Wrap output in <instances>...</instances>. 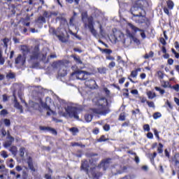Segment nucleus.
<instances>
[{"label": "nucleus", "instance_id": "nucleus-1", "mask_svg": "<svg viewBox=\"0 0 179 179\" xmlns=\"http://www.w3.org/2000/svg\"><path fill=\"white\" fill-rule=\"evenodd\" d=\"M21 52L24 57L22 64L26 62L27 55H29L28 62H34V61H45V55L40 51V45H36L31 48L26 45H21Z\"/></svg>", "mask_w": 179, "mask_h": 179}, {"label": "nucleus", "instance_id": "nucleus-2", "mask_svg": "<svg viewBox=\"0 0 179 179\" xmlns=\"http://www.w3.org/2000/svg\"><path fill=\"white\" fill-rule=\"evenodd\" d=\"M172 163V176H176V171H178V178L179 179V152L175 153L173 157L171 158Z\"/></svg>", "mask_w": 179, "mask_h": 179}, {"label": "nucleus", "instance_id": "nucleus-3", "mask_svg": "<svg viewBox=\"0 0 179 179\" xmlns=\"http://www.w3.org/2000/svg\"><path fill=\"white\" fill-rule=\"evenodd\" d=\"M66 113L68 114L69 118H75L76 120H79V108L75 106H68L66 108Z\"/></svg>", "mask_w": 179, "mask_h": 179}, {"label": "nucleus", "instance_id": "nucleus-4", "mask_svg": "<svg viewBox=\"0 0 179 179\" xmlns=\"http://www.w3.org/2000/svg\"><path fill=\"white\" fill-rule=\"evenodd\" d=\"M146 3H148V1H146V0H136L133 3L131 10H133V12H136V10H138L139 9L143 10V8H145V5H146Z\"/></svg>", "mask_w": 179, "mask_h": 179}, {"label": "nucleus", "instance_id": "nucleus-5", "mask_svg": "<svg viewBox=\"0 0 179 179\" xmlns=\"http://www.w3.org/2000/svg\"><path fill=\"white\" fill-rule=\"evenodd\" d=\"M36 101L33 103V108L38 110L40 113H42L43 110H45V102L43 101V99L38 98Z\"/></svg>", "mask_w": 179, "mask_h": 179}, {"label": "nucleus", "instance_id": "nucleus-6", "mask_svg": "<svg viewBox=\"0 0 179 179\" xmlns=\"http://www.w3.org/2000/svg\"><path fill=\"white\" fill-rule=\"evenodd\" d=\"M51 104H54V101H52V99H51L50 98V96H46L45 98V110H49V111H48L46 113L47 115H55V111L51 110V108H50V106Z\"/></svg>", "mask_w": 179, "mask_h": 179}, {"label": "nucleus", "instance_id": "nucleus-7", "mask_svg": "<svg viewBox=\"0 0 179 179\" xmlns=\"http://www.w3.org/2000/svg\"><path fill=\"white\" fill-rule=\"evenodd\" d=\"M96 169H99L97 166L94 167H91L90 169V173L93 179H99L100 177L103 176V172L100 171H96Z\"/></svg>", "mask_w": 179, "mask_h": 179}, {"label": "nucleus", "instance_id": "nucleus-8", "mask_svg": "<svg viewBox=\"0 0 179 179\" xmlns=\"http://www.w3.org/2000/svg\"><path fill=\"white\" fill-rule=\"evenodd\" d=\"M13 142H15V138L10 135V133H8L3 146L6 149H8V148H10L12 146Z\"/></svg>", "mask_w": 179, "mask_h": 179}, {"label": "nucleus", "instance_id": "nucleus-9", "mask_svg": "<svg viewBox=\"0 0 179 179\" xmlns=\"http://www.w3.org/2000/svg\"><path fill=\"white\" fill-rule=\"evenodd\" d=\"M101 101H103V103H100V106L101 108L103 109L102 110V114H108L110 113V108H108V101L106 98H101Z\"/></svg>", "mask_w": 179, "mask_h": 179}, {"label": "nucleus", "instance_id": "nucleus-10", "mask_svg": "<svg viewBox=\"0 0 179 179\" xmlns=\"http://www.w3.org/2000/svg\"><path fill=\"white\" fill-rule=\"evenodd\" d=\"M110 163H111V158H106L101 161V162L98 164L97 167L98 169H101L102 167L103 170L106 171Z\"/></svg>", "mask_w": 179, "mask_h": 179}, {"label": "nucleus", "instance_id": "nucleus-11", "mask_svg": "<svg viewBox=\"0 0 179 179\" xmlns=\"http://www.w3.org/2000/svg\"><path fill=\"white\" fill-rule=\"evenodd\" d=\"M89 167H90L89 161H87V159H83L81 161L80 170H83L86 174H89L90 171H89Z\"/></svg>", "mask_w": 179, "mask_h": 179}, {"label": "nucleus", "instance_id": "nucleus-12", "mask_svg": "<svg viewBox=\"0 0 179 179\" xmlns=\"http://www.w3.org/2000/svg\"><path fill=\"white\" fill-rule=\"evenodd\" d=\"M129 27L131 29V30L133 31H134V33H137V31H141V36L143 40H145V38H146V34H145V30L141 29L136 27L135 25H134L132 24H130Z\"/></svg>", "mask_w": 179, "mask_h": 179}, {"label": "nucleus", "instance_id": "nucleus-13", "mask_svg": "<svg viewBox=\"0 0 179 179\" xmlns=\"http://www.w3.org/2000/svg\"><path fill=\"white\" fill-rule=\"evenodd\" d=\"M87 27L90 29V31L92 33V35H94L95 37L97 36V31L94 29V25L93 24V19H89L88 20V24Z\"/></svg>", "mask_w": 179, "mask_h": 179}, {"label": "nucleus", "instance_id": "nucleus-14", "mask_svg": "<svg viewBox=\"0 0 179 179\" xmlns=\"http://www.w3.org/2000/svg\"><path fill=\"white\" fill-rule=\"evenodd\" d=\"M87 73L86 71H76L72 73V75H76L77 79H80V80H85V74Z\"/></svg>", "mask_w": 179, "mask_h": 179}, {"label": "nucleus", "instance_id": "nucleus-15", "mask_svg": "<svg viewBox=\"0 0 179 179\" xmlns=\"http://www.w3.org/2000/svg\"><path fill=\"white\" fill-rule=\"evenodd\" d=\"M27 164L29 170H31L32 173H36V168H34V165L33 164V158H31V157H28Z\"/></svg>", "mask_w": 179, "mask_h": 179}, {"label": "nucleus", "instance_id": "nucleus-16", "mask_svg": "<svg viewBox=\"0 0 179 179\" xmlns=\"http://www.w3.org/2000/svg\"><path fill=\"white\" fill-rule=\"evenodd\" d=\"M14 103V107L20 110L21 114H23V106L17 101L16 96H15Z\"/></svg>", "mask_w": 179, "mask_h": 179}, {"label": "nucleus", "instance_id": "nucleus-17", "mask_svg": "<svg viewBox=\"0 0 179 179\" xmlns=\"http://www.w3.org/2000/svg\"><path fill=\"white\" fill-rule=\"evenodd\" d=\"M45 131L46 132H49V134H51L52 135H54L55 136H57L58 135V131L57 129L51 127H45Z\"/></svg>", "mask_w": 179, "mask_h": 179}, {"label": "nucleus", "instance_id": "nucleus-18", "mask_svg": "<svg viewBox=\"0 0 179 179\" xmlns=\"http://www.w3.org/2000/svg\"><path fill=\"white\" fill-rule=\"evenodd\" d=\"M141 71L142 69L141 68L134 69V70L131 71L130 78H136L138 76V73L141 72Z\"/></svg>", "mask_w": 179, "mask_h": 179}, {"label": "nucleus", "instance_id": "nucleus-19", "mask_svg": "<svg viewBox=\"0 0 179 179\" xmlns=\"http://www.w3.org/2000/svg\"><path fill=\"white\" fill-rule=\"evenodd\" d=\"M36 23L37 24H43V23H45V17L41 15L36 20Z\"/></svg>", "mask_w": 179, "mask_h": 179}, {"label": "nucleus", "instance_id": "nucleus-20", "mask_svg": "<svg viewBox=\"0 0 179 179\" xmlns=\"http://www.w3.org/2000/svg\"><path fill=\"white\" fill-rule=\"evenodd\" d=\"M162 87H164V89H167V87H169L170 89H173V86L170 85V82L164 81V80L162 82Z\"/></svg>", "mask_w": 179, "mask_h": 179}, {"label": "nucleus", "instance_id": "nucleus-21", "mask_svg": "<svg viewBox=\"0 0 179 179\" xmlns=\"http://www.w3.org/2000/svg\"><path fill=\"white\" fill-rule=\"evenodd\" d=\"M69 131L71 132L73 136H76V135L79 134V129H78L77 127H71L69 129Z\"/></svg>", "mask_w": 179, "mask_h": 179}, {"label": "nucleus", "instance_id": "nucleus-22", "mask_svg": "<svg viewBox=\"0 0 179 179\" xmlns=\"http://www.w3.org/2000/svg\"><path fill=\"white\" fill-rule=\"evenodd\" d=\"M99 50L102 52V54H107L108 55L113 54V50L111 49H103L99 48Z\"/></svg>", "mask_w": 179, "mask_h": 179}, {"label": "nucleus", "instance_id": "nucleus-23", "mask_svg": "<svg viewBox=\"0 0 179 179\" xmlns=\"http://www.w3.org/2000/svg\"><path fill=\"white\" fill-rule=\"evenodd\" d=\"M147 96L150 100H153L156 97V93L152 91L147 92Z\"/></svg>", "mask_w": 179, "mask_h": 179}, {"label": "nucleus", "instance_id": "nucleus-24", "mask_svg": "<svg viewBox=\"0 0 179 179\" xmlns=\"http://www.w3.org/2000/svg\"><path fill=\"white\" fill-rule=\"evenodd\" d=\"M167 8L169 10H171L174 8V2H173L171 0H168L166 1Z\"/></svg>", "mask_w": 179, "mask_h": 179}, {"label": "nucleus", "instance_id": "nucleus-25", "mask_svg": "<svg viewBox=\"0 0 179 179\" xmlns=\"http://www.w3.org/2000/svg\"><path fill=\"white\" fill-rule=\"evenodd\" d=\"M97 71L99 73H101V75H106L107 73V68L106 67H99L97 69Z\"/></svg>", "mask_w": 179, "mask_h": 179}, {"label": "nucleus", "instance_id": "nucleus-26", "mask_svg": "<svg viewBox=\"0 0 179 179\" xmlns=\"http://www.w3.org/2000/svg\"><path fill=\"white\" fill-rule=\"evenodd\" d=\"M9 151L12 153V155H17V147L13 145L10 148Z\"/></svg>", "mask_w": 179, "mask_h": 179}, {"label": "nucleus", "instance_id": "nucleus-27", "mask_svg": "<svg viewBox=\"0 0 179 179\" xmlns=\"http://www.w3.org/2000/svg\"><path fill=\"white\" fill-rule=\"evenodd\" d=\"M155 56V52L153 51H150L148 54H145L144 55L145 59H149V58H153Z\"/></svg>", "mask_w": 179, "mask_h": 179}, {"label": "nucleus", "instance_id": "nucleus-28", "mask_svg": "<svg viewBox=\"0 0 179 179\" xmlns=\"http://www.w3.org/2000/svg\"><path fill=\"white\" fill-rule=\"evenodd\" d=\"M72 58H73L74 61H76V62L77 64H82V60L80 59V57L79 56H77L76 55H73Z\"/></svg>", "mask_w": 179, "mask_h": 179}, {"label": "nucleus", "instance_id": "nucleus-29", "mask_svg": "<svg viewBox=\"0 0 179 179\" xmlns=\"http://www.w3.org/2000/svg\"><path fill=\"white\" fill-rule=\"evenodd\" d=\"M172 89H173V90L177 92L176 96L179 99V84H176V85H173Z\"/></svg>", "mask_w": 179, "mask_h": 179}, {"label": "nucleus", "instance_id": "nucleus-30", "mask_svg": "<svg viewBox=\"0 0 179 179\" xmlns=\"http://www.w3.org/2000/svg\"><path fill=\"white\" fill-rule=\"evenodd\" d=\"M155 89L157 92H159V94H161V96H163V94L166 93V90L160 88V87H155Z\"/></svg>", "mask_w": 179, "mask_h": 179}, {"label": "nucleus", "instance_id": "nucleus-31", "mask_svg": "<svg viewBox=\"0 0 179 179\" xmlns=\"http://www.w3.org/2000/svg\"><path fill=\"white\" fill-rule=\"evenodd\" d=\"M107 141H109L108 138H106V136L102 135L99 138L97 139V142L101 143V142H107Z\"/></svg>", "mask_w": 179, "mask_h": 179}, {"label": "nucleus", "instance_id": "nucleus-32", "mask_svg": "<svg viewBox=\"0 0 179 179\" xmlns=\"http://www.w3.org/2000/svg\"><path fill=\"white\" fill-rule=\"evenodd\" d=\"M2 54H3L2 50L0 49V65H3V64H5V58H3V56Z\"/></svg>", "mask_w": 179, "mask_h": 179}, {"label": "nucleus", "instance_id": "nucleus-33", "mask_svg": "<svg viewBox=\"0 0 179 179\" xmlns=\"http://www.w3.org/2000/svg\"><path fill=\"white\" fill-rule=\"evenodd\" d=\"M85 120L87 122H90L93 120V115L88 114L85 116Z\"/></svg>", "mask_w": 179, "mask_h": 179}, {"label": "nucleus", "instance_id": "nucleus-34", "mask_svg": "<svg viewBox=\"0 0 179 179\" xmlns=\"http://www.w3.org/2000/svg\"><path fill=\"white\" fill-rule=\"evenodd\" d=\"M165 107L169 109V110H173V105H171V102L169 100H167L165 103Z\"/></svg>", "mask_w": 179, "mask_h": 179}, {"label": "nucleus", "instance_id": "nucleus-35", "mask_svg": "<svg viewBox=\"0 0 179 179\" xmlns=\"http://www.w3.org/2000/svg\"><path fill=\"white\" fill-rule=\"evenodd\" d=\"M154 120H157L162 117V113L160 112H156L152 115Z\"/></svg>", "mask_w": 179, "mask_h": 179}, {"label": "nucleus", "instance_id": "nucleus-36", "mask_svg": "<svg viewBox=\"0 0 179 179\" xmlns=\"http://www.w3.org/2000/svg\"><path fill=\"white\" fill-rule=\"evenodd\" d=\"M0 173H8V169H6V166H5V165H0Z\"/></svg>", "mask_w": 179, "mask_h": 179}, {"label": "nucleus", "instance_id": "nucleus-37", "mask_svg": "<svg viewBox=\"0 0 179 179\" xmlns=\"http://www.w3.org/2000/svg\"><path fill=\"white\" fill-rule=\"evenodd\" d=\"M153 132H154V135L157 138V141H160V136L159 135V134H160V132H159V131H157L156 129H153Z\"/></svg>", "mask_w": 179, "mask_h": 179}, {"label": "nucleus", "instance_id": "nucleus-38", "mask_svg": "<svg viewBox=\"0 0 179 179\" xmlns=\"http://www.w3.org/2000/svg\"><path fill=\"white\" fill-rule=\"evenodd\" d=\"M54 58H57V55H50V56L48 57V59L46 60V64H48L51 59H54Z\"/></svg>", "mask_w": 179, "mask_h": 179}, {"label": "nucleus", "instance_id": "nucleus-39", "mask_svg": "<svg viewBox=\"0 0 179 179\" xmlns=\"http://www.w3.org/2000/svg\"><path fill=\"white\" fill-rule=\"evenodd\" d=\"M15 62L16 64H19L22 62V55H18L17 58H15Z\"/></svg>", "mask_w": 179, "mask_h": 179}, {"label": "nucleus", "instance_id": "nucleus-40", "mask_svg": "<svg viewBox=\"0 0 179 179\" xmlns=\"http://www.w3.org/2000/svg\"><path fill=\"white\" fill-rule=\"evenodd\" d=\"M24 152H26V148H20V157H24Z\"/></svg>", "mask_w": 179, "mask_h": 179}, {"label": "nucleus", "instance_id": "nucleus-41", "mask_svg": "<svg viewBox=\"0 0 179 179\" xmlns=\"http://www.w3.org/2000/svg\"><path fill=\"white\" fill-rule=\"evenodd\" d=\"M157 152L159 154L163 153V145L162 144V143H159V147L157 148Z\"/></svg>", "mask_w": 179, "mask_h": 179}, {"label": "nucleus", "instance_id": "nucleus-42", "mask_svg": "<svg viewBox=\"0 0 179 179\" xmlns=\"http://www.w3.org/2000/svg\"><path fill=\"white\" fill-rule=\"evenodd\" d=\"M143 131H146L147 132H150V126L148 124H144L143 126Z\"/></svg>", "mask_w": 179, "mask_h": 179}, {"label": "nucleus", "instance_id": "nucleus-43", "mask_svg": "<svg viewBox=\"0 0 179 179\" xmlns=\"http://www.w3.org/2000/svg\"><path fill=\"white\" fill-rule=\"evenodd\" d=\"M89 162L90 164H94V163H97V162H99V158L92 157L91 159H90Z\"/></svg>", "mask_w": 179, "mask_h": 179}, {"label": "nucleus", "instance_id": "nucleus-44", "mask_svg": "<svg viewBox=\"0 0 179 179\" xmlns=\"http://www.w3.org/2000/svg\"><path fill=\"white\" fill-rule=\"evenodd\" d=\"M171 52L172 54H174L175 58H176V59H179V53L177 52V51H176L174 48H171Z\"/></svg>", "mask_w": 179, "mask_h": 179}, {"label": "nucleus", "instance_id": "nucleus-45", "mask_svg": "<svg viewBox=\"0 0 179 179\" xmlns=\"http://www.w3.org/2000/svg\"><path fill=\"white\" fill-rule=\"evenodd\" d=\"M1 156L3 157V159H8V152L5 150L1 152Z\"/></svg>", "mask_w": 179, "mask_h": 179}, {"label": "nucleus", "instance_id": "nucleus-46", "mask_svg": "<svg viewBox=\"0 0 179 179\" xmlns=\"http://www.w3.org/2000/svg\"><path fill=\"white\" fill-rule=\"evenodd\" d=\"M157 75L159 79H163L164 78V73H163L162 71H157Z\"/></svg>", "mask_w": 179, "mask_h": 179}, {"label": "nucleus", "instance_id": "nucleus-47", "mask_svg": "<svg viewBox=\"0 0 179 179\" xmlns=\"http://www.w3.org/2000/svg\"><path fill=\"white\" fill-rule=\"evenodd\" d=\"M3 122H4V124L6 125V127H10V120L4 119Z\"/></svg>", "mask_w": 179, "mask_h": 179}, {"label": "nucleus", "instance_id": "nucleus-48", "mask_svg": "<svg viewBox=\"0 0 179 179\" xmlns=\"http://www.w3.org/2000/svg\"><path fill=\"white\" fill-rule=\"evenodd\" d=\"M159 42L161 43V44H162V45H167V42L166 41V39H164V38L163 37L159 38Z\"/></svg>", "mask_w": 179, "mask_h": 179}, {"label": "nucleus", "instance_id": "nucleus-49", "mask_svg": "<svg viewBox=\"0 0 179 179\" xmlns=\"http://www.w3.org/2000/svg\"><path fill=\"white\" fill-rule=\"evenodd\" d=\"M57 15H58L57 13L53 12V13H50V15H48V11L45 12V17H50V16H57Z\"/></svg>", "mask_w": 179, "mask_h": 179}, {"label": "nucleus", "instance_id": "nucleus-50", "mask_svg": "<svg viewBox=\"0 0 179 179\" xmlns=\"http://www.w3.org/2000/svg\"><path fill=\"white\" fill-rule=\"evenodd\" d=\"M75 16H76V13L74 12L73 15L70 18L69 24H73V20H75Z\"/></svg>", "mask_w": 179, "mask_h": 179}, {"label": "nucleus", "instance_id": "nucleus-51", "mask_svg": "<svg viewBox=\"0 0 179 179\" xmlns=\"http://www.w3.org/2000/svg\"><path fill=\"white\" fill-rule=\"evenodd\" d=\"M147 104L148 107L155 108V103L153 101H147Z\"/></svg>", "mask_w": 179, "mask_h": 179}, {"label": "nucleus", "instance_id": "nucleus-52", "mask_svg": "<svg viewBox=\"0 0 179 179\" xmlns=\"http://www.w3.org/2000/svg\"><path fill=\"white\" fill-rule=\"evenodd\" d=\"M170 9L169 8V7H163V10L164 12V13H166V15H170Z\"/></svg>", "mask_w": 179, "mask_h": 179}, {"label": "nucleus", "instance_id": "nucleus-53", "mask_svg": "<svg viewBox=\"0 0 179 179\" xmlns=\"http://www.w3.org/2000/svg\"><path fill=\"white\" fill-rule=\"evenodd\" d=\"M91 111H92V113H94V114H100V109L99 108H92L91 109Z\"/></svg>", "mask_w": 179, "mask_h": 179}, {"label": "nucleus", "instance_id": "nucleus-54", "mask_svg": "<svg viewBox=\"0 0 179 179\" xmlns=\"http://www.w3.org/2000/svg\"><path fill=\"white\" fill-rule=\"evenodd\" d=\"M3 44H4V46L5 47H8V43H9V39L7 38H5L2 40Z\"/></svg>", "mask_w": 179, "mask_h": 179}, {"label": "nucleus", "instance_id": "nucleus-55", "mask_svg": "<svg viewBox=\"0 0 179 179\" xmlns=\"http://www.w3.org/2000/svg\"><path fill=\"white\" fill-rule=\"evenodd\" d=\"M120 121H125V115L124 113H121L119 116Z\"/></svg>", "mask_w": 179, "mask_h": 179}, {"label": "nucleus", "instance_id": "nucleus-56", "mask_svg": "<svg viewBox=\"0 0 179 179\" xmlns=\"http://www.w3.org/2000/svg\"><path fill=\"white\" fill-rule=\"evenodd\" d=\"M8 115V110L6 109H3L0 112V115Z\"/></svg>", "mask_w": 179, "mask_h": 179}, {"label": "nucleus", "instance_id": "nucleus-57", "mask_svg": "<svg viewBox=\"0 0 179 179\" xmlns=\"http://www.w3.org/2000/svg\"><path fill=\"white\" fill-rule=\"evenodd\" d=\"M165 157L168 159H170V152H169V150L165 149L164 150Z\"/></svg>", "mask_w": 179, "mask_h": 179}, {"label": "nucleus", "instance_id": "nucleus-58", "mask_svg": "<svg viewBox=\"0 0 179 179\" xmlns=\"http://www.w3.org/2000/svg\"><path fill=\"white\" fill-rule=\"evenodd\" d=\"M57 37L62 43H65V38L62 35H57Z\"/></svg>", "mask_w": 179, "mask_h": 179}, {"label": "nucleus", "instance_id": "nucleus-59", "mask_svg": "<svg viewBox=\"0 0 179 179\" xmlns=\"http://www.w3.org/2000/svg\"><path fill=\"white\" fill-rule=\"evenodd\" d=\"M114 66H115V62H111L110 63H109L108 68L110 69H111L112 68H114Z\"/></svg>", "mask_w": 179, "mask_h": 179}, {"label": "nucleus", "instance_id": "nucleus-60", "mask_svg": "<svg viewBox=\"0 0 179 179\" xmlns=\"http://www.w3.org/2000/svg\"><path fill=\"white\" fill-rule=\"evenodd\" d=\"M168 65H173L174 64V59L170 58L167 60Z\"/></svg>", "mask_w": 179, "mask_h": 179}, {"label": "nucleus", "instance_id": "nucleus-61", "mask_svg": "<svg viewBox=\"0 0 179 179\" xmlns=\"http://www.w3.org/2000/svg\"><path fill=\"white\" fill-rule=\"evenodd\" d=\"M106 59H108L109 61H115V57L109 55L108 56H106Z\"/></svg>", "mask_w": 179, "mask_h": 179}, {"label": "nucleus", "instance_id": "nucleus-62", "mask_svg": "<svg viewBox=\"0 0 179 179\" xmlns=\"http://www.w3.org/2000/svg\"><path fill=\"white\" fill-rule=\"evenodd\" d=\"M174 45H175L176 50L178 51V52H179V43H178V41H176L174 43Z\"/></svg>", "mask_w": 179, "mask_h": 179}, {"label": "nucleus", "instance_id": "nucleus-63", "mask_svg": "<svg viewBox=\"0 0 179 179\" xmlns=\"http://www.w3.org/2000/svg\"><path fill=\"white\" fill-rule=\"evenodd\" d=\"M147 138H148V139H153V134L152 132H148L147 134Z\"/></svg>", "mask_w": 179, "mask_h": 179}, {"label": "nucleus", "instance_id": "nucleus-64", "mask_svg": "<svg viewBox=\"0 0 179 179\" xmlns=\"http://www.w3.org/2000/svg\"><path fill=\"white\" fill-rule=\"evenodd\" d=\"M103 129L104 131H106V132L108 131V130L110 129V124H105L103 126Z\"/></svg>", "mask_w": 179, "mask_h": 179}]
</instances>
